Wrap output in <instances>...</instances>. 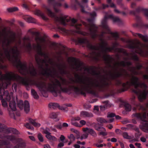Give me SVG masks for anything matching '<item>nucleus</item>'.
Here are the masks:
<instances>
[{"mask_svg":"<svg viewBox=\"0 0 148 148\" xmlns=\"http://www.w3.org/2000/svg\"><path fill=\"white\" fill-rule=\"evenodd\" d=\"M43 7L47 11L48 15L55 18V20L60 22L64 25H69L71 26H74L76 29L75 32L83 36H88L90 35L91 38H95L98 36L96 33L97 27L94 23V18L88 19V24L83 22V24L86 27L87 29L89 30V33L85 32H82L80 30V27L82 25L77 23V20L74 18L71 19L67 18V16L64 15H62L59 17L56 16L55 14L47 6L45 5Z\"/></svg>","mask_w":148,"mask_h":148,"instance_id":"obj_1","label":"nucleus"},{"mask_svg":"<svg viewBox=\"0 0 148 148\" xmlns=\"http://www.w3.org/2000/svg\"><path fill=\"white\" fill-rule=\"evenodd\" d=\"M116 84L118 85L122 84L123 91L126 90L132 86H134V88L132 90V91L137 95L138 99L140 102L145 99L148 94L147 85L140 82L139 78L136 76L132 75L129 81L123 84L120 80H117Z\"/></svg>","mask_w":148,"mask_h":148,"instance_id":"obj_2","label":"nucleus"},{"mask_svg":"<svg viewBox=\"0 0 148 148\" xmlns=\"http://www.w3.org/2000/svg\"><path fill=\"white\" fill-rule=\"evenodd\" d=\"M3 134H2V136H6L5 134H4V132H6L7 133H11L18 134H19V132L16 129L10 128L8 129H5V131H3ZM15 138V139L13 140H11L13 141L16 140V143H17V145L15 146L14 148H25L26 147V143L24 140H23L21 138H18L16 139L15 136H13ZM7 140H0V148H9L10 147V142L9 141L10 140L6 138L5 137H3Z\"/></svg>","mask_w":148,"mask_h":148,"instance_id":"obj_3","label":"nucleus"},{"mask_svg":"<svg viewBox=\"0 0 148 148\" xmlns=\"http://www.w3.org/2000/svg\"><path fill=\"white\" fill-rule=\"evenodd\" d=\"M108 18H112L114 22L119 23L121 22V20L118 17H114L112 14L108 16H105L104 20L101 22L103 30L101 35V36H103L104 34L109 33L111 34V36L115 40H116L119 38L118 33L117 32H112L107 24L106 19Z\"/></svg>","mask_w":148,"mask_h":148,"instance_id":"obj_4","label":"nucleus"},{"mask_svg":"<svg viewBox=\"0 0 148 148\" xmlns=\"http://www.w3.org/2000/svg\"><path fill=\"white\" fill-rule=\"evenodd\" d=\"M128 47L133 49L135 53L141 56H148V45L143 44L138 41L136 43L133 41H131L128 44Z\"/></svg>","mask_w":148,"mask_h":148,"instance_id":"obj_5","label":"nucleus"},{"mask_svg":"<svg viewBox=\"0 0 148 148\" xmlns=\"http://www.w3.org/2000/svg\"><path fill=\"white\" fill-rule=\"evenodd\" d=\"M79 44H84L87 46L89 49L94 51L90 53L88 56L92 59L98 61V44L95 46H93L90 42L86 38H78L76 41Z\"/></svg>","mask_w":148,"mask_h":148,"instance_id":"obj_6","label":"nucleus"},{"mask_svg":"<svg viewBox=\"0 0 148 148\" xmlns=\"http://www.w3.org/2000/svg\"><path fill=\"white\" fill-rule=\"evenodd\" d=\"M134 116L140 119L143 122L142 125H140V128L145 132H148V123L147 122L146 112H143L142 113H137L133 114Z\"/></svg>","mask_w":148,"mask_h":148,"instance_id":"obj_7","label":"nucleus"},{"mask_svg":"<svg viewBox=\"0 0 148 148\" xmlns=\"http://www.w3.org/2000/svg\"><path fill=\"white\" fill-rule=\"evenodd\" d=\"M4 96H6V99L8 101H10L9 106L12 110L15 111L16 110V107L15 100L12 97H11L9 95L8 91H4Z\"/></svg>","mask_w":148,"mask_h":148,"instance_id":"obj_8","label":"nucleus"},{"mask_svg":"<svg viewBox=\"0 0 148 148\" xmlns=\"http://www.w3.org/2000/svg\"><path fill=\"white\" fill-rule=\"evenodd\" d=\"M17 105L19 108L21 110L23 109L24 107L25 111L26 113H27L29 111V105L27 101H25L24 104L23 101L20 100L18 102Z\"/></svg>","mask_w":148,"mask_h":148,"instance_id":"obj_9","label":"nucleus"},{"mask_svg":"<svg viewBox=\"0 0 148 148\" xmlns=\"http://www.w3.org/2000/svg\"><path fill=\"white\" fill-rule=\"evenodd\" d=\"M5 131V129L3 128L2 125L0 123V138H3V137H5L6 138L12 141L15 139V137L12 136H2V134H3V131Z\"/></svg>","mask_w":148,"mask_h":148,"instance_id":"obj_10","label":"nucleus"},{"mask_svg":"<svg viewBox=\"0 0 148 148\" xmlns=\"http://www.w3.org/2000/svg\"><path fill=\"white\" fill-rule=\"evenodd\" d=\"M56 66L61 74L66 73V72L64 69L65 66L64 64L61 63L59 64H56Z\"/></svg>","mask_w":148,"mask_h":148,"instance_id":"obj_11","label":"nucleus"},{"mask_svg":"<svg viewBox=\"0 0 148 148\" xmlns=\"http://www.w3.org/2000/svg\"><path fill=\"white\" fill-rule=\"evenodd\" d=\"M132 34L133 35L135 36H138L145 42H147L148 41V38L146 35L144 36L139 33H134L133 32L132 33Z\"/></svg>","mask_w":148,"mask_h":148,"instance_id":"obj_12","label":"nucleus"},{"mask_svg":"<svg viewBox=\"0 0 148 148\" xmlns=\"http://www.w3.org/2000/svg\"><path fill=\"white\" fill-rule=\"evenodd\" d=\"M95 129L98 131H103L99 132V135H102L104 136L107 135V133L106 132L105 129L103 127H100L98 128L95 127Z\"/></svg>","mask_w":148,"mask_h":148,"instance_id":"obj_13","label":"nucleus"},{"mask_svg":"<svg viewBox=\"0 0 148 148\" xmlns=\"http://www.w3.org/2000/svg\"><path fill=\"white\" fill-rule=\"evenodd\" d=\"M35 14L41 16L45 21H47L48 20V18L45 15V14L40 10H36L35 12Z\"/></svg>","mask_w":148,"mask_h":148,"instance_id":"obj_14","label":"nucleus"},{"mask_svg":"<svg viewBox=\"0 0 148 148\" xmlns=\"http://www.w3.org/2000/svg\"><path fill=\"white\" fill-rule=\"evenodd\" d=\"M92 116V113L85 111H82L80 113V116L81 117H91Z\"/></svg>","mask_w":148,"mask_h":148,"instance_id":"obj_15","label":"nucleus"},{"mask_svg":"<svg viewBox=\"0 0 148 148\" xmlns=\"http://www.w3.org/2000/svg\"><path fill=\"white\" fill-rule=\"evenodd\" d=\"M6 96H3L2 95H0V99L1 100L2 104L3 107H7L8 106V103L5 100L6 99Z\"/></svg>","mask_w":148,"mask_h":148,"instance_id":"obj_16","label":"nucleus"},{"mask_svg":"<svg viewBox=\"0 0 148 148\" xmlns=\"http://www.w3.org/2000/svg\"><path fill=\"white\" fill-rule=\"evenodd\" d=\"M24 18L26 21L28 23H35L36 22V20L30 16H26L24 17Z\"/></svg>","mask_w":148,"mask_h":148,"instance_id":"obj_17","label":"nucleus"},{"mask_svg":"<svg viewBox=\"0 0 148 148\" xmlns=\"http://www.w3.org/2000/svg\"><path fill=\"white\" fill-rule=\"evenodd\" d=\"M29 122L32 123L34 126L38 127L40 126V124L35 122V121L31 118L29 119Z\"/></svg>","mask_w":148,"mask_h":148,"instance_id":"obj_18","label":"nucleus"},{"mask_svg":"<svg viewBox=\"0 0 148 148\" xmlns=\"http://www.w3.org/2000/svg\"><path fill=\"white\" fill-rule=\"evenodd\" d=\"M49 106L50 108L53 109H55L57 108H58V107H59V104L56 103H50L49 104Z\"/></svg>","mask_w":148,"mask_h":148,"instance_id":"obj_19","label":"nucleus"},{"mask_svg":"<svg viewBox=\"0 0 148 148\" xmlns=\"http://www.w3.org/2000/svg\"><path fill=\"white\" fill-rule=\"evenodd\" d=\"M129 59L137 61L138 60V58L135 53H131Z\"/></svg>","mask_w":148,"mask_h":148,"instance_id":"obj_20","label":"nucleus"},{"mask_svg":"<svg viewBox=\"0 0 148 148\" xmlns=\"http://www.w3.org/2000/svg\"><path fill=\"white\" fill-rule=\"evenodd\" d=\"M62 4L60 3H56L53 5V8L55 11L56 12H58L59 11V9L57 8L61 6Z\"/></svg>","mask_w":148,"mask_h":148,"instance_id":"obj_21","label":"nucleus"},{"mask_svg":"<svg viewBox=\"0 0 148 148\" xmlns=\"http://www.w3.org/2000/svg\"><path fill=\"white\" fill-rule=\"evenodd\" d=\"M46 137L48 139L50 140L56 141L57 140V138L55 137L51 136V134L46 136Z\"/></svg>","mask_w":148,"mask_h":148,"instance_id":"obj_22","label":"nucleus"},{"mask_svg":"<svg viewBox=\"0 0 148 148\" xmlns=\"http://www.w3.org/2000/svg\"><path fill=\"white\" fill-rule=\"evenodd\" d=\"M121 135L125 139H130L131 138V136H129L128 133L127 132H123L122 134Z\"/></svg>","mask_w":148,"mask_h":148,"instance_id":"obj_23","label":"nucleus"},{"mask_svg":"<svg viewBox=\"0 0 148 148\" xmlns=\"http://www.w3.org/2000/svg\"><path fill=\"white\" fill-rule=\"evenodd\" d=\"M41 129L43 130L42 132L43 133L46 134V136L51 134V133L49 132L50 131V129L49 128L47 127L45 129L43 128H41Z\"/></svg>","mask_w":148,"mask_h":148,"instance_id":"obj_24","label":"nucleus"},{"mask_svg":"<svg viewBox=\"0 0 148 148\" xmlns=\"http://www.w3.org/2000/svg\"><path fill=\"white\" fill-rule=\"evenodd\" d=\"M31 93L32 95L35 99H37L39 98V96L37 93L34 90H31Z\"/></svg>","mask_w":148,"mask_h":148,"instance_id":"obj_25","label":"nucleus"},{"mask_svg":"<svg viewBox=\"0 0 148 148\" xmlns=\"http://www.w3.org/2000/svg\"><path fill=\"white\" fill-rule=\"evenodd\" d=\"M97 121L101 123H107L108 121H106L105 119L101 117L98 118L97 119Z\"/></svg>","mask_w":148,"mask_h":148,"instance_id":"obj_26","label":"nucleus"},{"mask_svg":"<svg viewBox=\"0 0 148 148\" xmlns=\"http://www.w3.org/2000/svg\"><path fill=\"white\" fill-rule=\"evenodd\" d=\"M8 11L10 12H15L18 10V8L17 7L9 8L7 9Z\"/></svg>","mask_w":148,"mask_h":148,"instance_id":"obj_27","label":"nucleus"},{"mask_svg":"<svg viewBox=\"0 0 148 148\" xmlns=\"http://www.w3.org/2000/svg\"><path fill=\"white\" fill-rule=\"evenodd\" d=\"M90 130L91 129L89 128L88 127L83 128L82 129V130L84 133H85L86 134H87L88 135L89 134H90Z\"/></svg>","mask_w":148,"mask_h":148,"instance_id":"obj_28","label":"nucleus"},{"mask_svg":"<svg viewBox=\"0 0 148 148\" xmlns=\"http://www.w3.org/2000/svg\"><path fill=\"white\" fill-rule=\"evenodd\" d=\"M125 106L126 111H130L131 110V106L130 104L128 103L125 104Z\"/></svg>","mask_w":148,"mask_h":148,"instance_id":"obj_29","label":"nucleus"},{"mask_svg":"<svg viewBox=\"0 0 148 148\" xmlns=\"http://www.w3.org/2000/svg\"><path fill=\"white\" fill-rule=\"evenodd\" d=\"M68 137L71 141L73 142L75 140V137L72 134H71L70 136H68Z\"/></svg>","mask_w":148,"mask_h":148,"instance_id":"obj_30","label":"nucleus"},{"mask_svg":"<svg viewBox=\"0 0 148 148\" xmlns=\"http://www.w3.org/2000/svg\"><path fill=\"white\" fill-rule=\"evenodd\" d=\"M57 116V114L53 112L51 113L49 116V117L51 119H55Z\"/></svg>","mask_w":148,"mask_h":148,"instance_id":"obj_31","label":"nucleus"},{"mask_svg":"<svg viewBox=\"0 0 148 148\" xmlns=\"http://www.w3.org/2000/svg\"><path fill=\"white\" fill-rule=\"evenodd\" d=\"M38 138L39 141L41 142L43 141L44 140L42 136L40 133H39L38 134Z\"/></svg>","mask_w":148,"mask_h":148,"instance_id":"obj_32","label":"nucleus"},{"mask_svg":"<svg viewBox=\"0 0 148 148\" xmlns=\"http://www.w3.org/2000/svg\"><path fill=\"white\" fill-rule=\"evenodd\" d=\"M90 134L94 137H96L97 134L96 132L92 129H91Z\"/></svg>","mask_w":148,"mask_h":148,"instance_id":"obj_33","label":"nucleus"},{"mask_svg":"<svg viewBox=\"0 0 148 148\" xmlns=\"http://www.w3.org/2000/svg\"><path fill=\"white\" fill-rule=\"evenodd\" d=\"M59 31L60 32L62 33H67L66 30L63 28L61 27H59L58 28Z\"/></svg>","mask_w":148,"mask_h":148,"instance_id":"obj_34","label":"nucleus"},{"mask_svg":"<svg viewBox=\"0 0 148 148\" xmlns=\"http://www.w3.org/2000/svg\"><path fill=\"white\" fill-rule=\"evenodd\" d=\"M25 127L27 129H30L32 130H34V128L32 126H31L30 124L29 123H27L25 125Z\"/></svg>","mask_w":148,"mask_h":148,"instance_id":"obj_35","label":"nucleus"},{"mask_svg":"<svg viewBox=\"0 0 148 148\" xmlns=\"http://www.w3.org/2000/svg\"><path fill=\"white\" fill-rule=\"evenodd\" d=\"M13 111L12 110L9 111V114L11 117L15 119V115Z\"/></svg>","mask_w":148,"mask_h":148,"instance_id":"obj_36","label":"nucleus"},{"mask_svg":"<svg viewBox=\"0 0 148 148\" xmlns=\"http://www.w3.org/2000/svg\"><path fill=\"white\" fill-rule=\"evenodd\" d=\"M58 108L62 110H67V108L66 107V106H64V105L63 106H59V107H58Z\"/></svg>","mask_w":148,"mask_h":148,"instance_id":"obj_37","label":"nucleus"},{"mask_svg":"<svg viewBox=\"0 0 148 148\" xmlns=\"http://www.w3.org/2000/svg\"><path fill=\"white\" fill-rule=\"evenodd\" d=\"M142 10L148 19V10L147 9H143Z\"/></svg>","mask_w":148,"mask_h":148,"instance_id":"obj_38","label":"nucleus"},{"mask_svg":"<svg viewBox=\"0 0 148 148\" xmlns=\"http://www.w3.org/2000/svg\"><path fill=\"white\" fill-rule=\"evenodd\" d=\"M71 131L72 132L75 133L77 135H79V132L78 130L73 128H71Z\"/></svg>","mask_w":148,"mask_h":148,"instance_id":"obj_39","label":"nucleus"},{"mask_svg":"<svg viewBox=\"0 0 148 148\" xmlns=\"http://www.w3.org/2000/svg\"><path fill=\"white\" fill-rule=\"evenodd\" d=\"M73 2H75L76 3L79 4V5L82 8L81 10L82 12H86L84 10V8H83V6H82L80 4H79V3L78 2L77 0H73Z\"/></svg>","mask_w":148,"mask_h":148,"instance_id":"obj_40","label":"nucleus"},{"mask_svg":"<svg viewBox=\"0 0 148 148\" xmlns=\"http://www.w3.org/2000/svg\"><path fill=\"white\" fill-rule=\"evenodd\" d=\"M115 116V114L113 113H109L108 114L107 117L111 118Z\"/></svg>","mask_w":148,"mask_h":148,"instance_id":"obj_41","label":"nucleus"},{"mask_svg":"<svg viewBox=\"0 0 148 148\" xmlns=\"http://www.w3.org/2000/svg\"><path fill=\"white\" fill-rule=\"evenodd\" d=\"M17 85L16 84L14 83L13 84L12 86V89H14V90L15 92L17 90Z\"/></svg>","mask_w":148,"mask_h":148,"instance_id":"obj_42","label":"nucleus"},{"mask_svg":"<svg viewBox=\"0 0 148 148\" xmlns=\"http://www.w3.org/2000/svg\"><path fill=\"white\" fill-rule=\"evenodd\" d=\"M116 50V51L119 53L125 52V51L124 49L119 48L117 49Z\"/></svg>","mask_w":148,"mask_h":148,"instance_id":"obj_43","label":"nucleus"},{"mask_svg":"<svg viewBox=\"0 0 148 148\" xmlns=\"http://www.w3.org/2000/svg\"><path fill=\"white\" fill-rule=\"evenodd\" d=\"M71 124L72 125L75 126L76 127H79L78 123L76 122H73L72 121L71 122Z\"/></svg>","mask_w":148,"mask_h":148,"instance_id":"obj_44","label":"nucleus"},{"mask_svg":"<svg viewBox=\"0 0 148 148\" xmlns=\"http://www.w3.org/2000/svg\"><path fill=\"white\" fill-rule=\"evenodd\" d=\"M79 123L82 125H84L86 124V121L84 120H82L80 121Z\"/></svg>","mask_w":148,"mask_h":148,"instance_id":"obj_45","label":"nucleus"},{"mask_svg":"<svg viewBox=\"0 0 148 148\" xmlns=\"http://www.w3.org/2000/svg\"><path fill=\"white\" fill-rule=\"evenodd\" d=\"M55 127L59 129H61L62 127V126L61 125V124L55 125Z\"/></svg>","mask_w":148,"mask_h":148,"instance_id":"obj_46","label":"nucleus"},{"mask_svg":"<svg viewBox=\"0 0 148 148\" xmlns=\"http://www.w3.org/2000/svg\"><path fill=\"white\" fill-rule=\"evenodd\" d=\"M64 146V144L63 143H59L58 145V148H61V147Z\"/></svg>","mask_w":148,"mask_h":148,"instance_id":"obj_47","label":"nucleus"},{"mask_svg":"<svg viewBox=\"0 0 148 148\" xmlns=\"http://www.w3.org/2000/svg\"><path fill=\"white\" fill-rule=\"evenodd\" d=\"M121 148H125L124 144L121 141H119Z\"/></svg>","mask_w":148,"mask_h":148,"instance_id":"obj_48","label":"nucleus"},{"mask_svg":"<svg viewBox=\"0 0 148 148\" xmlns=\"http://www.w3.org/2000/svg\"><path fill=\"white\" fill-rule=\"evenodd\" d=\"M65 137L63 135H61L60 137V139L61 141H63L65 140Z\"/></svg>","mask_w":148,"mask_h":148,"instance_id":"obj_49","label":"nucleus"},{"mask_svg":"<svg viewBox=\"0 0 148 148\" xmlns=\"http://www.w3.org/2000/svg\"><path fill=\"white\" fill-rule=\"evenodd\" d=\"M141 141L143 142H146V139L144 137H141L140 138Z\"/></svg>","mask_w":148,"mask_h":148,"instance_id":"obj_50","label":"nucleus"},{"mask_svg":"<svg viewBox=\"0 0 148 148\" xmlns=\"http://www.w3.org/2000/svg\"><path fill=\"white\" fill-rule=\"evenodd\" d=\"M135 145L137 146L138 148H141V144L140 143H135Z\"/></svg>","mask_w":148,"mask_h":148,"instance_id":"obj_51","label":"nucleus"},{"mask_svg":"<svg viewBox=\"0 0 148 148\" xmlns=\"http://www.w3.org/2000/svg\"><path fill=\"white\" fill-rule=\"evenodd\" d=\"M117 140V139L115 138H112L110 140L112 142H116Z\"/></svg>","mask_w":148,"mask_h":148,"instance_id":"obj_52","label":"nucleus"},{"mask_svg":"<svg viewBox=\"0 0 148 148\" xmlns=\"http://www.w3.org/2000/svg\"><path fill=\"white\" fill-rule=\"evenodd\" d=\"M77 143L78 144H81L82 145H84L85 144V143L84 142H81L79 141H78L77 142Z\"/></svg>","mask_w":148,"mask_h":148,"instance_id":"obj_53","label":"nucleus"},{"mask_svg":"<svg viewBox=\"0 0 148 148\" xmlns=\"http://www.w3.org/2000/svg\"><path fill=\"white\" fill-rule=\"evenodd\" d=\"M90 15L91 17H94L96 16V14L95 12H94L90 14Z\"/></svg>","mask_w":148,"mask_h":148,"instance_id":"obj_54","label":"nucleus"},{"mask_svg":"<svg viewBox=\"0 0 148 148\" xmlns=\"http://www.w3.org/2000/svg\"><path fill=\"white\" fill-rule=\"evenodd\" d=\"M98 148L99 147H102L103 146V145L102 144H96L95 145Z\"/></svg>","mask_w":148,"mask_h":148,"instance_id":"obj_55","label":"nucleus"},{"mask_svg":"<svg viewBox=\"0 0 148 148\" xmlns=\"http://www.w3.org/2000/svg\"><path fill=\"white\" fill-rule=\"evenodd\" d=\"M138 141V139L134 138V139L131 140H130V142H131V143H133L134 142Z\"/></svg>","mask_w":148,"mask_h":148,"instance_id":"obj_56","label":"nucleus"},{"mask_svg":"<svg viewBox=\"0 0 148 148\" xmlns=\"http://www.w3.org/2000/svg\"><path fill=\"white\" fill-rule=\"evenodd\" d=\"M82 136L84 137L85 139L88 136V134H86L85 133L83 134L82 135Z\"/></svg>","mask_w":148,"mask_h":148,"instance_id":"obj_57","label":"nucleus"},{"mask_svg":"<svg viewBox=\"0 0 148 148\" xmlns=\"http://www.w3.org/2000/svg\"><path fill=\"white\" fill-rule=\"evenodd\" d=\"M62 126L64 127H67L68 126V125L66 123H64L62 124Z\"/></svg>","mask_w":148,"mask_h":148,"instance_id":"obj_58","label":"nucleus"},{"mask_svg":"<svg viewBox=\"0 0 148 148\" xmlns=\"http://www.w3.org/2000/svg\"><path fill=\"white\" fill-rule=\"evenodd\" d=\"M121 131L119 129H116L115 130V132L117 134H120L121 133Z\"/></svg>","mask_w":148,"mask_h":148,"instance_id":"obj_59","label":"nucleus"},{"mask_svg":"<svg viewBox=\"0 0 148 148\" xmlns=\"http://www.w3.org/2000/svg\"><path fill=\"white\" fill-rule=\"evenodd\" d=\"M74 147L75 148H80V147L79 144H75L74 145Z\"/></svg>","mask_w":148,"mask_h":148,"instance_id":"obj_60","label":"nucleus"},{"mask_svg":"<svg viewBox=\"0 0 148 148\" xmlns=\"http://www.w3.org/2000/svg\"><path fill=\"white\" fill-rule=\"evenodd\" d=\"M44 148H51L50 145L48 144L44 145Z\"/></svg>","mask_w":148,"mask_h":148,"instance_id":"obj_61","label":"nucleus"},{"mask_svg":"<svg viewBox=\"0 0 148 148\" xmlns=\"http://www.w3.org/2000/svg\"><path fill=\"white\" fill-rule=\"evenodd\" d=\"M30 139L33 141L35 140V138L34 137L32 136H29Z\"/></svg>","mask_w":148,"mask_h":148,"instance_id":"obj_62","label":"nucleus"},{"mask_svg":"<svg viewBox=\"0 0 148 148\" xmlns=\"http://www.w3.org/2000/svg\"><path fill=\"white\" fill-rule=\"evenodd\" d=\"M80 119H80V117H79V116H77V117H75L74 118V120H75V121L76 120L78 121V120H80Z\"/></svg>","mask_w":148,"mask_h":148,"instance_id":"obj_63","label":"nucleus"},{"mask_svg":"<svg viewBox=\"0 0 148 148\" xmlns=\"http://www.w3.org/2000/svg\"><path fill=\"white\" fill-rule=\"evenodd\" d=\"M136 5V4L134 3H132L131 4V7L132 8H134Z\"/></svg>","mask_w":148,"mask_h":148,"instance_id":"obj_64","label":"nucleus"}]
</instances>
